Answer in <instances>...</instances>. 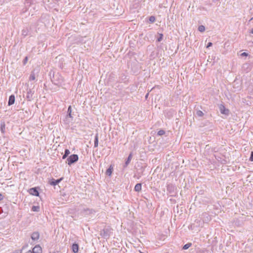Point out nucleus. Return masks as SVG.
<instances>
[{"label": "nucleus", "mask_w": 253, "mask_h": 253, "mask_svg": "<svg viewBox=\"0 0 253 253\" xmlns=\"http://www.w3.org/2000/svg\"><path fill=\"white\" fill-rule=\"evenodd\" d=\"M52 82L55 84H56L57 85H60L63 82V79L62 77L58 73L54 74L53 75Z\"/></svg>", "instance_id": "obj_1"}, {"label": "nucleus", "mask_w": 253, "mask_h": 253, "mask_svg": "<svg viewBox=\"0 0 253 253\" xmlns=\"http://www.w3.org/2000/svg\"><path fill=\"white\" fill-rule=\"evenodd\" d=\"M78 156L76 154H73L70 156L67 159V163L69 165H71L72 164L76 162L78 160Z\"/></svg>", "instance_id": "obj_2"}, {"label": "nucleus", "mask_w": 253, "mask_h": 253, "mask_svg": "<svg viewBox=\"0 0 253 253\" xmlns=\"http://www.w3.org/2000/svg\"><path fill=\"white\" fill-rule=\"evenodd\" d=\"M219 110L221 114L224 115H228L229 114V110L225 108L223 105L220 104L219 105Z\"/></svg>", "instance_id": "obj_3"}, {"label": "nucleus", "mask_w": 253, "mask_h": 253, "mask_svg": "<svg viewBox=\"0 0 253 253\" xmlns=\"http://www.w3.org/2000/svg\"><path fill=\"white\" fill-rule=\"evenodd\" d=\"M32 252V253H42V249L40 245H38L33 248Z\"/></svg>", "instance_id": "obj_4"}, {"label": "nucleus", "mask_w": 253, "mask_h": 253, "mask_svg": "<svg viewBox=\"0 0 253 253\" xmlns=\"http://www.w3.org/2000/svg\"><path fill=\"white\" fill-rule=\"evenodd\" d=\"M201 219L203 220V221H206L208 220H211V216L209 215L207 213H203L201 215Z\"/></svg>", "instance_id": "obj_5"}, {"label": "nucleus", "mask_w": 253, "mask_h": 253, "mask_svg": "<svg viewBox=\"0 0 253 253\" xmlns=\"http://www.w3.org/2000/svg\"><path fill=\"white\" fill-rule=\"evenodd\" d=\"M40 237V234L38 232H34L31 235V239L33 241H37Z\"/></svg>", "instance_id": "obj_6"}, {"label": "nucleus", "mask_w": 253, "mask_h": 253, "mask_svg": "<svg viewBox=\"0 0 253 253\" xmlns=\"http://www.w3.org/2000/svg\"><path fill=\"white\" fill-rule=\"evenodd\" d=\"M29 193L32 195L38 196L39 195V192L36 188H32L29 189Z\"/></svg>", "instance_id": "obj_7"}, {"label": "nucleus", "mask_w": 253, "mask_h": 253, "mask_svg": "<svg viewBox=\"0 0 253 253\" xmlns=\"http://www.w3.org/2000/svg\"><path fill=\"white\" fill-rule=\"evenodd\" d=\"M62 178H60L59 179H57V180H55L54 179H52L49 182V184L50 185H53V186L56 185L57 184H58L62 180Z\"/></svg>", "instance_id": "obj_8"}, {"label": "nucleus", "mask_w": 253, "mask_h": 253, "mask_svg": "<svg viewBox=\"0 0 253 253\" xmlns=\"http://www.w3.org/2000/svg\"><path fill=\"white\" fill-rule=\"evenodd\" d=\"M15 102V96L14 95H11L9 97L8 105L10 106L13 104Z\"/></svg>", "instance_id": "obj_9"}, {"label": "nucleus", "mask_w": 253, "mask_h": 253, "mask_svg": "<svg viewBox=\"0 0 253 253\" xmlns=\"http://www.w3.org/2000/svg\"><path fill=\"white\" fill-rule=\"evenodd\" d=\"M25 6L26 8L29 9L30 6L33 5L34 4L32 3V0H26L25 2Z\"/></svg>", "instance_id": "obj_10"}, {"label": "nucleus", "mask_w": 253, "mask_h": 253, "mask_svg": "<svg viewBox=\"0 0 253 253\" xmlns=\"http://www.w3.org/2000/svg\"><path fill=\"white\" fill-rule=\"evenodd\" d=\"M72 251L74 253H78V252L79 251V246H78V245L77 244H76V243L73 244L72 246Z\"/></svg>", "instance_id": "obj_11"}, {"label": "nucleus", "mask_w": 253, "mask_h": 253, "mask_svg": "<svg viewBox=\"0 0 253 253\" xmlns=\"http://www.w3.org/2000/svg\"><path fill=\"white\" fill-rule=\"evenodd\" d=\"M132 154L130 153L128 155V157H127V159H126V161L125 162V164L124 167H126L129 164V163H130V161H131V160L132 159Z\"/></svg>", "instance_id": "obj_12"}, {"label": "nucleus", "mask_w": 253, "mask_h": 253, "mask_svg": "<svg viewBox=\"0 0 253 253\" xmlns=\"http://www.w3.org/2000/svg\"><path fill=\"white\" fill-rule=\"evenodd\" d=\"M27 98L31 100L33 98V92L31 89L27 92Z\"/></svg>", "instance_id": "obj_13"}, {"label": "nucleus", "mask_w": 253, "mask_h": 253, "mask_svg": "<svg viewBox=\"0 0 253 253\" xmlns=\"http://www.w3.org/2000/svg\"><path fill=\"white\" fill-rule=\"evenodd\" d=\"M134 190L136 192H140L141 190V184L137 183L134 187Z\"/></svg>", "instance_id": "obj_14"}, {"label": "nucleus", "mask_w": 253, "mask_h": 253, "mask_svg": "<svg viewBox=\"0 0 253 253\" xmlns=\"http://www.w3.org/2000/svg\"><path fill=\"white\" fill-rule=\"evenodd\" d=\"M98 146V134H96L94 138V147H97Z\"/></svg>", "instance_id": "obj_15"}, {"label": "nucleus", "mask_w": 253, "mask_h": 253, "mask_svg": "<svg viewBox=\"0 0 253 253\" xmlns=\"http://www.w3.org/2000/svg\"><path fill=\"white\" fill-rule=\"evenodd\" d=\"M5 125L4 122H1L0 124V131L2 133H4L5 131Z\"/></svg>", "instance_id": "obj_16"}, {"label": "nucleus", "mask_w": 253, "mask_h": 253, "mask_svg": "<svg viewBox=\"0 0 253 253\" xmlns=\"http://www.w3.org/2000/svg\"><path fill=\"white\" fill-rule=\"evenodd\" d=\"M113 168L110 166L106 170V174L110 176L112 173Z\"/></svg>", "instance_id": "obj_17"}, {"label": "nucleus", "mask_w": 253, "mask_h": 253, "mask_svg": "<svg viewBox=\"0 0 253 253\" xmlns=\"http://www.w3.org/2000/svg\"><path fill=\"white\" fill-rule=\"evenodd\" d=\"M36 79L35 74L34 71L31 72L30 76L29 77L30 81H34Z\"/></svg>", "instance_id": "obj_18"}, {"label": "nucleus", "mask_w": 253, "mask_h": 253, "mask_svg": "<svg viewBox=\"0 0 253 253\" xmlns=\"http://www.w3.org/2000/svg\"><path fill=\"white\" fill-rule=\"evenodd\" d=\"M32 210L33 211H39L40 210L39 206H33L32 208Z\"/></svg>", "instance_id": "obj_19"}, {"label": "nucleus", "mask_w": 253, "mask_h": 253, "mask_svg": "<svg viewBox=\"0 0 253 253\" xmlns=\"http://www.w3.org/2000/svg\"><path fill=\"white\" fill-rule=\"evenodd\" d=\"M198 30L201 32H203L205 31V27L203 25H201L198 27Z\"/></svg>", "instance_id": "obj_20"}, {"label": "nucleus", "mask_w": 253, "mask_h": 253, "mask_svg": "<svg viewBox=\"0 0 253 253\" xmlns=\"http://www.w3.org/2000/svg\"><path fill=\"white\" fill-rule=\"evenodd\" d=\"M192 246V244L190 243H187L186 244H185L183 247V249L184 250H187L188 249L189 247H190L191 246Z\"/></svg>", "instance_id": "obj_21"}, {"label": "nucleus", "mask_w": 253, "mask_h": 253, "mask_svg": "<svg viewBox=\"0 0 253 253\" xmlns=\"http://www.w3.org/2000/svg\"><path fill=\"white\" fill-rule=\"evenodd\" d=\"M194 224V223L191 224L190 225H188V228L192 230L197 231V230L195 229Z\"/></svg>", "instance_id": "obj_22"}, {"label": "nucleus", "mask_w": 253, "mask_h": 253, "mask_svg": "<svg viewBox=\"0 0 253 253\" xmlns=\"http://www.w3.org/2000/svg\"><path fill=\"white\" fill-rule=\"evenodd\" d=\"M196 114L198 117H202L204 115L203 112L201 110H198L196 112Z\"/></svg>", "instance_id": "obj_23"}, {"label": "nucleus", "mask_w": 253, "mask_h": 253, "mask_svg": "<svg viewBox=\"0 0 253 253\" xmlns=\"http://www.w3.org/2000/svg\"><path fill=\"white\" fill-rule=\"evenodd\" d=\"M68 113L69 117H70V118H73V117L72 116V115H71V106H70L68 107Z\"/></svg>", "instance_id": "obj_24"}, {"label": "nucleus", "mask_w": 253, "mask_h": 253, "mask_svg": "<svg viewBox=\"0 0 253 253\" xmlns=\"http://www.w3.org/2000/svg\"><path fill=\"white\" fill-rule=\"evenodd\" d=\"M155 20H156L155 17L153 16H151L149 17V21L151 23L154 22Z\"/></svg>", "instance_id": "obj_25"}, {"label": "nucleus", "mask_w": 253, "mask_h": 253, "mask_svg": "<svg viewBox=\"0 0 253 253\" xmlns=\"http://www.w3.org/2000/svg\"><path fill=\"white\" fill-rule=\"evenodd\" d=\"M163 35L162 34H159V37L158 38L157 41L159 42H161L163 39Z\"/></svg>", "instance_id": "obj_26"}, {"label": "nucleus", "mask_w": 253, "mask_h": 253, "mask_svg": "<svg viewBox=\"0 0 253 253\" xmlns=\"http://www.w3.org/2000/svg\"><path fill=\"white\" fill-rule=\"evenodd\" d=\"M165 133V131L163 130H160L158 132V135H164Z\"/></svg>", "instance_id": "obj_27"}, {"label": "nucleus", "mask_w": 253, "mask_h": 253, "mask_svg": "<svg viewBox=\"0 0 253 253\" xmlns=\"http://www.w3.org/2000/svg\"><path fill=\"white\" fill-rule=\"evenodd\" d=\"M28 61V57H25V59L23 60V64L25 65Z\"/></svg>", "instance_id": "obj_28"}, {"label": "nucleus", "mask_w": 253, "mask_h": 253, "mask_svg": "<svg viewBox=\"0 0 253 253\" xmlns=\"http://www.w3.org/2000/svg\"><path fill=\"white\" fill-rule=\"evenodd\" d=\"M250 161L253 162V151L251 152V157L250 158Z\"/></svg>", "instance_id": "obj_29"}, {"label": "nucleus", "mask_w": 253, "mask_h": 253, "mask_svg": "<svg viewBox=\"0 0 253 253\" xmlns=\"http://www.w3.org/2000/svg\"><path fill=\"white\" fill-rule=\"evenodd\" d=\"M70 151L68 149H66L65 151V154L66 155H68L70 154Z\"/></svg>", "instance_id": "obj_30"}, {"label": "nucleus", "mask_w": 253, "mask_h": 253, "mask_svg": "<svg viewBox=\"0 0 253 253\" xmlns=\"http://www.w3.org/2000/svg\"><path fill=\"white\" fill-rule=\"evenodd\" d=\"M212 45V43L211 42H209L207 45V47L208 48L210 46H211Z\"/></svg>", "instance_id": "obj_31"}, {"label": "nucleus", "mask_w": 253, "mask_h": 253, "mask_svg": "<svg viewBox=\"0 0 253 253\" xmlns=\"http://www.w3.org/2000/svg\"><path fill=\"white\" fill-rule=\"evenodd\" d=\"M242 56H246L248 55V54L246 52H243L241 55Z\"/></svg>", "instance_id": "obj_32"}, {"label": "nucleus", "mask_w": 253, "mask_h": 253, "mask_svg": "<svg viewBox=\"0 0 253 253\" xmlns=\"http://www.w3.org/2000/svg\"><path fill=\"white\" fill-rule=\"evenodd\" d=\"M3 199V195L1 194H0V201L2 200Z\"/></svg>", "instance_id": "obj_33"}, {"label": "nucleus", "mask_w": 253, "mask_h": 253, "mask_svg": "<svg viewBox=\"0 0 253 253\" xmlns=\"http://www.w3.org/2000/svg\"><path fill=\"white\" fill-rule=\"evenodd\" d=\"M67 157V155H66L64 154V155L63 156V157H62V159H65Z\"/></svg>", "instance_id": "obj_34"}, {"label": "nucleus", "mask_w": 253, "mask_h": 253, "mask_svg": "<svg viewBox=\"0 0 253 253\" xmlns=\"http://www.w3.org/2000/svg\"><path fill=\"white\" fill-rule=\"evenodd\" d=\"M32 253V251L31 250H29L28 252H27L26 253Z\"/></svg>", "instance_id": "obj_35"}, {"label": "nucleus", "mask_w": 253, "mask_h": 253, "mask_svg": "<svg viewBox=\"0 0 253 253\" xmlns=\"http://www.w3.org/2000/svg\"><path fill=\"white\" fill-rule=\"evenodd\" d=\"M251 33L253 34V28L252 29Z\"/></svg>", "instance_id": "obj_36"}, {"label": "nucleus", "mask_w": 253, "mask_h": 253, "mask_svg": "<svg viewBox=\"0 0 253 253\" xmlns=\"http://www.w3.org/2000/svg\"><path fill=\"white\" fill-rule=\"evenodd\" d=\"M148 95V93H147V94H146V96H145V97H146H146H147Z\"/></svg>", "instance_id": "obj_37"}, {"label": "nucleus", "mask_w": 253, "mask_h": 253, "mask_svg": "<svg viewBox=\"0 0 253 253\" xmlns=\"http://www.w3.org/2000/svg\"><path fill=\"white\" fill-rule=\"evenodd\" d=\"M22 33H23V34H24V33H25V32H24L23 31H22Z\"/></svg>", "instance_id": "obj_38"}, {"label": "nucleus", "mask_w": 253, "mask_h": 253, "mask_svg": "<svg viewBox=\"0 0 253 253\" xmlns=\"http://www.w3.org/2000/svg\"><path fill=\"white\" fill-rule=\"evenodd\" d=\"M22 33H23V34H24V33H25V32H24L23 31H22Z\"/></svg>", "instance_id": "obj_39"}]
</instances>
